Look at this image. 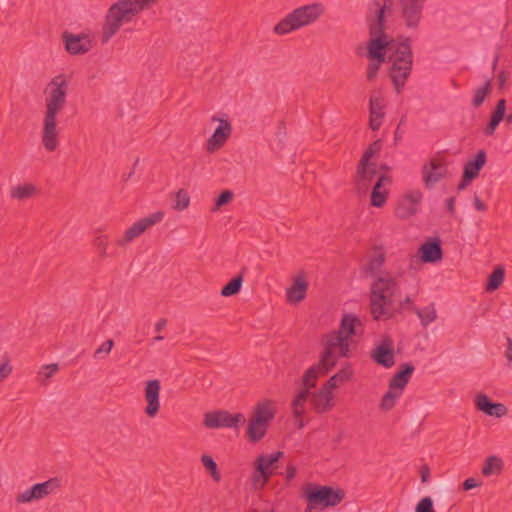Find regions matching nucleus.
Segmentation results:
<instances>
[{
    "label": "nucleus",
    "mask_w": 512,
    "mask_h": 512,
    "mask_svg": "<svg viewBox=\"0 0 512 512\" xmlns=\"http://www.w3.org/2000/svg\"><path fill=\"white\" fill-rule=\"evenodd\" d=\"M160 0H117L107 9L101 26V44H107L121 30L144 11L152 9Z\"/></svg>",
    "instance_id": "1"
},
{
    "label": "nucleus",
    "mask_w": 512,
    "mask_h": 512,
    "mask_svg": "<svg viewBox=\"0 0 512 512\" xmlns=\"http://www.w3.org/2000/svg\"><path fill=\"white\" fill-rule=\"evenodd\" d=\"M400 293V286L390 273H383L375 278L370 287V312L374 320H387L397 312L395 297Z\"/></svg>",
    "instance_id": "2"
},
{
    "label": "nucleus",
    "mask_w": 512,
    "mask_h": 512,
    "mask_svg": "<svg viewBox=\"0 0 512 512\" xmlns=\"http://www.w3.org/2000/svg\"><path fill=\"white\" fill-rule=\"evenodd\" d=\"M363 331L362 322L354 314H344L337 331L323 335V352H350L357 349Z\"/></svg>",
    "instance_id": "3"
},
{
    "label": "nucleus",
    "mask_w": 512,
    "mask_h": 512,
    "mask_svg": "<svg viewBox=\"0 0 512 512\" xmlns=\"http://www.w3.org/2000/svg\"><path fill=\"white\" fill-rule=\"evenodd\" d=\"M393 0H385L381 6L379 2L371 3L370 10H374L376 17L370 23V40L367 42V56L369 59L378 62L385 61V55L390 54V46L397 43L394 40H388L384 33V14L390 9Z\"/></svg>",
    "instance_id": "4"
},
{
    "label": "nucleus",
    "mask_w": 512,
    "mask_h": 512,
    "mask_svg": "<svg viewBox=\"0 0 512 512\" xmlns=\"http://www.w3.org/2000/svg\"><path fill=\"white\" fill-rule=\"evenodd\" d=\"M325 13V6L321 2L299 6L288 13L273 28L276 35L282 36L293 31L307 27L317 22Z\"/></svg>",
    "instance_id": "5"
},
{
    "label": "nucleus",
    "mask_w": 512,
    "mask_h": 512,
    "mask_svg": "<svg viewBox=\"0 0 512 512\" xmlns=\"http://www.w3.org/2000/svg\"><path fill=\"white\" fill-rule=\"evenodd\" d=\"M388 59L392 63L390 78L397 93H400L412 70L413 54L410 40L406 38L402 42L393 43L390 46Z\"/></svg>",
    "instance_id": "6"
},
{
    "label": "nucleus",
    "mask_w": 512,
    "mask_h": 512,
    "mask_svg": "<svg viewBox=\"0 0 512 512\" xmlns=\"http://www.w3.org/2000/svg\"><path fill=\"white\" fill-rule=\"evenodd\" d=\"M277 412V403L271 399L259 400L253 407L247 427V437L251 442L260 441L267 432L270 422Z\"/></svg>",
    "instance_id": "7"
},
{
    "label": "nucleus",
    "mask_w": 512,
    "mask_h": 512,
    "mask_svg": "<svg viewBox=\"0 0 512 512\" xmlns=\"http://www.w3.org/2000/svg\"><path fill=\"white\" fill-rule=\"evenodd\" d=\"M303 494L307 500L305 512H316L318 509L336 506L344 498V493L340 489L315 484L306 486Z\"/></svg>",
    "instance_id": "8"
},
{
    "label": "nucleus",
    "mask_w": 512,
    "mask_h": 512,
    "mask_svg": "<svg viewBox=\"0 0 512 512\" xmlns=\"http://www.w3.org/2000/svg\"><path fill=\"white\" fill-rule=\"evenodd\" d=\"M68 82L64 75H57L48 83L45 93V116L57 117L66 104Z\"/></svg>",
    "instance_id": "9"
},
{
    "label": "nucleus",
    "mask_w": 512,
    "mask_h": 512,
    "mask_svg": "<svg viewBox=\"0 0 512 512\" xmlns=\"http://www.w3.org/2000/svg\"><path fill=\"white\" fill-rule=\"evenodd\" d=\"M62 488V480L58 477H52L48 480L36 483L26 490L18 493L15 497L17 504H29L38 502L50 495L56 494Z\"/></svg>",
    "instance_id": "10"
},
{
    "label": "nucleus",
    "mask_w": 512,
    "mask_h": 512,
    "mask_svg": "<svg viewBox=\"0 0 512 512\" xmlns=\"http://www.w3.org/2000/svg\"><path fill=\"white\" fill-rule=\"evenodd\" d=\"M163 217L164 213L162 211H157L155 213L150 214L147 217L138 220L131 227H129L121 237H119L115 241V244L119 247H125L134 239L141 236L146 230H148L155 224L160 223L163 220Z\"/></svg>",
    "instance_id": "11"
},
{
    "label": "nucleus",
    "mask_w": 512,
    "mask_h": 512,
    "mask_svg": "<svg viewBox=\"0 0 512 512\" xmlns=\"http://www.w3.org/2000/svg\"><path fill=\"white\" fill-rule=\"evenodd\" d=\"M243 422H245V417L242 413L230 414L225 410L208 412L204 415L203 419L205 427L210 429H217L221 427L236 428Z\"/></svg>",
    "instance_id": "12"
},
{
    "label": "nucleus",
    "mask_w": 512,
    "mask_h": 512,
    "mask_svg": "<svg viewBox=\"0 0 512 512\" xmlns=\"http://www.w3.org/2000/svg\"><path fill=\"white\" fill-rule=\"evenodd\" d=\"M337 354H322L318 364L311 366L302 377V389L315 388L319 376L327 374L335 366Z\"/></svg>",
    "instance_id": "13"
},
{
    "label": "nucleus",
    "mask_w": 512,
    "mask_h": 512,
    "mask_svg": "<svg viewBox=\"0 0 512 512\" xmlns=\"http://www.w3.org/2000/svg\"><path fill=\"white\" fill-rule=\"evenodd\" d=\"M283 453L278 451L269 455H261L255 461L256 471L253 476L254 484L257 485L261 479V486H263L271 476L270 468L279 461Z\"/></svg>",
    "instance_id": "14"
},
{
    "label": "nucleus",
    "mask_w": 512,
    "mask_h": 512,
    "mask_svg": "<svg viewBox=\"0 0 512 512\" xmlns=\"http://www.w3.org/2000/svg\"><path fill=\"white\" fill-rule=\"evenodd\" d=\"M402 17L408 28H416L422 17L424 0H399Z\"/></svg>",
    "instance_id": "15"
},
{
    "label": "nucleus",
    "mask_w": 512,
    "mask_h": 512,
    "mask_svg": "<svg viewBox=\"0 0 512 512\" xmlns=\"http://www.w3.org/2000/svg\"><path fill=\"white\" fill-rule=\"evenodd\" d=\"M160 382L156 379L146 382L144 389V398L147 403L145 413L150 418H154L160 410Z\"/></svg>",
    "instance_id": "16"
},
{
    "label": "nucleus",
    "mask_w": 512,
    "mask_h": 512,
    "mask_svg": "<svg viewBox=\"0 0 512 512\" xmlns=\"http://www.w3.org/2000/svg\"><path fill=\"white\" fill-rule=\"evenodd\" d=\"M309 398L311 407L318 414L330 411L335 405L333 391L324 385L317 392L310 391Z\"/></svg>",
    "instance_id": "17"
},
{
    "label": "nucleus",
    "mask_w": 512,
    "mask_h": 512,
    "mask_svg": "<svg viewBox=\"0 0 512 512\" xmlns=\"http://www.w3.org/2000/svg\"><path fill=\"white\" fill-rule=\"evenodd\" d=\"M212 121H219V125L212 136L207 140L206 148L208 152H214L220 149L232 133V127L228 120L213 117Z\"/></svg>",
    "instance_id": "18"
},
{
    "label": "nucleus",
    "mask_w": 512,
    "mask_h": 512,
    "mask_svg": "<svg viewBox=\"0 0 512 512\" xmlns=\"http://www.w3.org/2000/svg\"><path fill=\"white\" fill-rule=\"evenodd\" d=\"M381 148V140H376L364 151L357 167V175L361 179L370 180L376 173L374 168H370V160L374 155L380 152Z\"/></svg>",
    "instance_id": "19"
},
{
    "label": "nucleus",
    "mask_w": 512,
    "mask_h": 512,
    "mask_svg": "<svg viewBox=\"0 0 512 512\" xmlns=\"http://www.w3.org/2000/svg\"><path fill=\"white\" fill-rule=\"evenodd\" d=\"M56 119L45 115L43 118L42 144L48 152L55 151L59 144Z\"/></svg>",
    "instance_id": "20"
},
{
    "label": "nucleus",
    "mask_w": 512,
    "mask_h": 512,
    "mask_svg": "<svg viewBox=\"0 0 512 512\" xmlns=\"http://www.w3.org/2000/svg\"><path fill=\"white\" fill-rule=\"evenodd\" d=\"M384 98L380 92L373 93L370 97L369 105V127L373 131H377L384 118Z\"/></svg>",
    "instance_id": "21"
},
{
    "label": "nucleus",
    "mask_w": 512,
    "mask_h": 512,
    "mask_svg": "<svg viewBox=\"0 0 512 512\" xmlns=\"http://www.w3.org/2000/svg\"><path fill=\"white\" fill-rule=\"evenodd\" d=\"M474 402L476 408L488 416L502 418L508 413V408L503 403H493L485 394L476 395Z\"/></svg>",
    "instance_id": "22"
},
{
    "label": "nucleus",
    "mask_w": 512,
    "mask_h": 512,
    "mask_svg": "<svg viewBox=\"0 0 512 512\" xmlns=\"http://www.w3.org/2000/svg\"><path fill=\"white\" fill-rule=\"evenodd\" d=\"M422 173L426 186L431 187L446 176L447 167L442 161L431 160L423 166Z\"/></svg>",
    "instance_id": "23"
},
{
    "label": "nucleus",
    "mask_w": 512,
    "mask_h": 512,
    "mask_svg": "<svg viewBox=\"0 0 512 512\" xmlns=\"http://www.w3.org/2000/svg\"><path fill=\"white\" fill-rule=\"evenodd\" d=\"M63 40L66 50L72 55L85 54L91 48V41L87 36L74 35L68 32H64Z\"/></svg>",
    "instance_id": "24"
},
{
    "label": "nucleus",
    "mask_w": 512,
    "mask_h": 512,
    "mask_svg": "<svg viewBox=\"0 0 512 512\" xmlns=\"http://www.w3.org/2000/svg\"><path fill=\"white\" fill-rule=\"evenodd\" d=\"M422 194L414 191L407 194L399 203L396 213L400 218H408L417 212V206L421 202Z\"/></svg>",
    "instance_id": "25"
},
{
    "label": "nucleus",
    "mask_w": 512,
    "mask_h": 512,
    "mask_svg": "<svg viewBox=\"0 0 512 512\" xmlns=\"http://www.w3.org/2000/svg\"><path fill=\"white\" fill-rule=\"evenodd\" d=\"M308 283L301 275L294 278L290 288L287 289V301L291 304H297L305 299Z\"/></svg>",
    "instance_id": "26"
},
{
    "label": "nucleus",
    "mask_w": 512,
    "mask_h": 512,
    "mask_svg": "<svg viewBox=\"0 0 512 512\" xmlns=\"http://www.w3.org/2000/svg\"><path fill=\"white\" fill-rule=\"evenodd\" d=\"M421 260L425 263H435L443 257L441 245L438 241L427 242L419 248Z\"/></svg>",
    "instance_id": "27"
},
{
    "label": "nucleus",
    "mask_w": 512,
    "mask_h": 512,
    "mask_svg": "<svg viewBox=\"0 0 512 512\" xmlns=\"http://www.w3.org/2000/svg\"><path fill=\"white\" fill-rule=\"evenodd\" d=\"M414 371V366L410 363L401 365V370L397 372L389 382V387L395 390H400L403 393L405 386L408 384Z\"/></svg>",
    "instance_id": "28"
},
{
    "label": "nucleus",
    "mask_w": 512,
    "mask_h": 512,
    "mask_svg": "<svg viewBox=\"0 0 512 512\" xmlns=\"http://www.w3.org/2000/svg\"><path fill=\"white\" fill-rule=\"evenodd\" d=\"M386 183H390V178L381 175L375 183L371 192V205L374 207H382L387 200L388 191L385 187Z\"/></svg>",
    "instance_id": "29"
},
{
    "label": "nucleus",
    "mask_w": 512,
    "mask_h": 512,
    "mask_svg": "<svg viewBox=\"0 0 512 512\" xmlns=\"http://www.w3.org/2000/svg\"><path fill=\"white\" fill-rule=\"evenodd\" d=\"M487 160V155L484 150H479L474 159H470L464 166V172L467 179H475L480 170L484 167Z\"/></svg>",
    "instance_id": "30"
},
{
    "label": "nucleus",
    "mask_w": 512,
    "mask_h": 512,
    "mask_svg": "<svg viewBox=\"0 0 512 512\" xmlns=\"http://www.w3.org/2000/svg\"><path fill=\"white\" fill-rule=\"evenodd\" d=\"M38 194L37 187L32 183H24L10 189V196L18 201H24Z\"/></svg>",
    "instance_id": "31"
},
{
    "label": "nucleus",
    "mask_w": 512,
    "mask_h": 512,
    "mask_svg": "<svg viewBox=\"0 0 512 512\" xmlns=\"http://www.w3.org/2000/svg\"><path fill=\"white\" fill-rule=\"evenodd\" d=\"M310 396V391L308 389H301L298 391V393L295 395L292 403H291V410L293 417H300L304 416L305 409H306V403Z\"/></svg>",
    "instance_id": "32"
},
{
    "label": "nucleus",
    "mask_w": 512,
    "mask_h": 512,
    "mask_svg": "<svg viewBox=\"0 0 512 512\" xmlns=\"http://www.w3.org/2000/svg\"><path fill=\"white\" fill-rule=\"evenodd\" d=\"M503 470V461L498 456L492 455L487 457L485 463L482 467V474L485 477H490L493 475H499Z\"/></svg>",
    "instance_id": "33"
},
{
    "label": "nucleus",
    "mask_w": 512,
    "mask_h": 512,
    "mask_svg": "<svg viewBox=\"0 0 512 512\" xmlns=\"http://www.w3.org/2000/svg\"><path fill=\"white\" fill-rule=\"evenodd\" d=\"M384 262H385L384 252L381 249L375 250L367 262V265H366L367 272H369L370 274H374V273L378 272L381 269V267L383 266Z\"/></svg>",
    "instance_id": "34"
},
{
    "label": "nucleus",
    "mask_w": 512,
    "mask_h": 512,
    "mask_svg": "<svg viewBox=\"0 0 512 512\" xmlns=\"http://www.w3.org/2000/svg\"><path fill=\"white\" fill-rule=\"evenodd\" d=\"M352 375V371L348 368L341 369L339 372L334 374L332 377L329 378L324 384L327 388L331 389L332 391L336 389L340 384L346 382L350 379Z\"/></svg>",
    "instance_id": "35"
},
{
    "label": "nucleus",
    "mask_w": 512,
    "mask_h": 512,
    "mask_svg": "<svg viewBox=\"0 0 512 512\" xmlns=\"http://www.w3.org/2000/svg\"><path fill=\"white\" fill-rule=\"evenodd\" d=\"M505 278V272L502 267H497L493 270V272L488 277V282L486 285V290L491 292L498 289L503 283Z\"/></svg>",
    "instance_id": "36"
},
{
    "label": "nucleus",
    "mask_w": 512,
    "mask_h": 512,
    "mask_svg": "<svg viewBox=\"0 0 512 512\" xmlns=\"http://www.w3.org/2000/svg\"><path fill=\"white\" fill-rule=\"evenodd\" d=\"M401 395L402 393L400 392V390H395L389 387L388 391L382 397L380 403L381 409L385 411L391 410L395 406L396 401L400 398Z\"/></svg>",
    "instance_id": "37"
},
{
    "label": "nucleus",
    "mask_w": 512,
    "mask_h": 512,
    "mask_svg": "<svg viewBox=\"0 0 512 512\" xmlns=\"http://www.w3.org/2000/svg\"><path fill=\"white\" fill-rule=\"evenodd\" d=\"M59 370V365L57 363H52L48 365H43L38 374L37 381L45 386L47 385L49 379Z\"/></svg>",
    "instance_id": "38"
},
{
    "label": "nucleus",
    "mask_w": 512,
    "mask_h": 512,
    "mask_svg": "<svg viewBox=\"0 0 512 512\" xmlns=\"http://www.w3.org/2000/svg\"><path fill=\"white\" fill-rule=\"evenodd\" d=\"M243 277L242 275H238L232 278L226 285H224L221 289V295L224 297H229L236 295L242 286Z\"/></svg>",
    "instance_id": "39"
},
{
    "label": "nucleus",
    "mask_w": 512,
    "mask_h": 512,
    "mask_svg": "<svg viewBox=\"0 0 512 512\" xmlns=\"http://www.w3.org/2000/svg\"><path fill=\"white\" fill-rule=\"evenodd\" d=\"M413 311L417 314V316L421 320V323L424 326H427L428 324L433 322L436 318V310H435L433 304L426 306L422 309L413 307Z\"/></svg>",
    "instance_id": "40"
},
{
    "label": "nucleus",
    "mask_w": 512,
    "mask_h": 512,
    "mask_svg": "<svg viewBox=\"0 0 512 512\" xmlns=\"http://www.w3.org/2000/svg\"><path fill=\"white\" fill-rule=\"evenodd\" d=\"M190 205V196L184 189H180L175 193L172 208L176 211H183Z\"/></svg>",
    "instance_id": "41"
},
{
    "label": "nucleus",
    "mask_w": 512,
    "mask_h": 512,
    "mask_svg": "<svg viewBox=\"0 0 512 512\" xmlns=\"http://www.w3.org/2000/svg\"><path fill=\"white\" fill-rule=\"evenodd\" d=\"M201 462L206 470L210 473L212 479L215 482H219L221 480V475L218 471V467L214 459L210 455L203 454L201 456Z\"/></svg>",
    "instance_id": "42"
},
{
    "label": "nucleus",
    "mask_w": 512,
    "mask_h": 512,
    "mask_svg": "<svg viewBox=\"0 0 512 512\" xmlns=\"http://www.w3.org/2000/svg\"><path fill=\"white\" fill-rule=\"evenodd\" d=\"M491 91V85L490 82L487 81L482 87L475 90L473 98H472V105L475 108L480 107L483 102L485 101L487 95Z\"/></svg>",
    "instance_id": "43"
},
{
    "label": "nucleus",
    "mask_w": 512,
    "mask_h": 512,
    "mask_svg": "<svg viewBox=\"0 0 512 512\" xmlns=\"http://www.w3.org/2000/svg\"><path fill=\"white\" fill-rule=\"evenodd\" d=\"M93 243H94V246L97 248V250L99 252V256L101 258L107 257V247H108V244H109L108 236L104 235V234H100V235L95 237Z\"/></svg>",
    "instance_id": "44"
},
{
    "label": "nucleus",
    "mask_w": 512,
    "mask_h": 512,
    "mask_svg": "<svg viewBox=\"0 0 512 512\" xmlns=\"http://www.w3.org/2000/svg\"><path fill=\"white\" fill-rule=\"evenodd\" d=\"M233 192L230 191V190H225L223 191L218 197L217 199L215 200V205L214 207H212V211L215 212L217 210L220 209V207H222L223 205H226L228 204L229 202L232 201L233 199Z\"/></svg>",
    "instance_id": "45"
},
{
    "label": "nucleus",
    "mask_w": 512,
    "mask_h": 512,
    "mask_svg": "<svg viewBox=\"0 0 512 512\" xmlns=\"http://www.w3.org/2000/svg\"><path fill=\"white\" fill-rule=\"evenodd\" d=\"M376 363L390 368L394 365L395 359L394 354H371Z\"/></svg>",
    "instance_id": "46"
},
{
    "label": "nucleus",
    "mask_w": 512,
    "mask_h": 512,
    "mask_svg": "<svg viewBox=\"0 0 512 512\" xmlns=\"http://www.w3.org/2000/svg\"><path fill=\"white\" fill-rule=\"evenodd\" d=\"M415 512H436L431 497H423L416 505Z\"/></svg>",
    "instance_id": "47"
},
{
    "label": "nucleus",
    "mask_w": 512,
    "mask_h": 512,
    "mask_svg": "<svg viewBox=\"0 0 512 512\" xmlns=\"http://www.w3.org/2000/svg\"><path fill=\"white\" fill-rule=\"evenodd\" d=\"M505 110H506V100L500 99L497 102L496 108L493 111L491 118L501 122L505 117Z\"/></svg>",
    "instance_id": "48"
},
{
    "label": "nucleus",
    "mask_w": 512,
    "mask_h": 512,
    "mask_svg": "<svg viewBox=\"0 0 512 512\" xmlns=\"http://www.w3.org/2000/svg\"><path fill=\"white\" fill-rule=\"evenodd\" d=\"M372 352H394L393 341L388 337H383L380 344Z\"/></svg>",
    "instance_id": "49"
},
{
    "label": "nucleus",
    "mask_w": 512,
    "mask_h": 512,
    "mask_svg": "<svg viewBox=\"0 0 512 512\" xmlns=\"http://www.w3.org/2000/svg\"><path fill=\"white\" fill-rule=\"evenodd\" d=\"M382 63L383 62L374 61V62L368 64L367 73H366V77H367L368 81H372L375 79V77L377 76V73L379 71L380 65Z\"/></svg>",
    "instance_id": "50"
},
{
    "label": "nucleus",
    "mask_w": 512,
    "mask_h": 512,
    "mask_svg": "<svg viewBox=\"0 0 512 512\" xmlns=\"http://www.w3.org/2000/svg\"><path fill=\"white\" fill-rule=\"evenodd\" d=\"M12 373V366L9 360H5L0 364V382L4 381Z\"/></svg>",
    "instance_id": "51"
},
{
    "label": "nucleus",
    "mask_w": 512,
    "mask_h": 512,
    "mask_svg": "<svg viewBox=\"0 0 512 512\" xmlns=\"http://www.w3.org/2000/svg\"><path fill=\"white\" fill-rule=\"evenodd\" d=\"M499 123L500 122L498 120L491 118L488 126L484 130L485 135H487V136L493 135L496 128L498 127Z\"/></svg>",
    "instance_id": "52"
},
{
    "label": "nucleus",
    "mask_w": 512,
    "mask_h": 512,
    "mask_svg": "<svg viewBox=\"0 0 512 512\" xmlns=\"http://www.w3.org/2000/svg\"><path fill=\"white\" fill-rule=\"evenodd\" d=\"M477 486H479V483L476 481L475 478H472V477L467 478L463 482V490H465V491L471 490Z\"/></svg>",
    "instance_id": "53"
},
{
    "label": "nucleus",
    "mask_w": 512,
    "mask_h": 512,
    "mask_svg": "<svg viewBox=\"0 0 512 512\" xmlns=\"http://www.w3.org/2000/svg\"><path fill=\"white\" fill-rule=\"evenodd\" d=\"M113 346V340L109 339L102 343V345L99 348H97L95 352H111Z\"/></svg>",
    "instance_id": "54"
},
{
    "label": "nucleus",
    "mask_w": 512,
    "mask_h": 512,
    "mask_svg": "<svg viewBox=\"0 0 512 512\" xmlns=\"http://www.w3.org/2000/svg\"><path fill=\"white\" fill-rule=\"evenodd\" d=\"M420 477L423 483H427L430 480V468L427 465L421 467Z\"/></svg>",
    "instance_id": "55"
},
{
    "label": "nucleus",
    "mask_w": 512,
    "mask_h": 512,
    "mask_svg": "<svg viewBox=\"0 0 512 512\" xmlns=\"http://www.w3.org/2000/svg\"><path fill=\"white\" fill-rule=\"evenodd\" d=\"M474 207L482 212L487 210V205L478 196L474 197Z\"/></svg>",
    "instance_id": "56"
},
{
    "label": "nucleus",
    "mask_w": 512,
    "mask_h": 512,
    "mask_svg": "<svg viewBox=\"0 0 512 512\" xmlns=\"http://www.w3.org/2000/svg\"><path fill=\"white\" fill-rule=\"evenodd\" d=\"M167 326V320L165 318H160L156 323H155V327H154V330L155 332L159 333L161 332L163 329H165V327Z\"/></svg>",
    "instance_id": "57"
},
{
    "label": "nucleus",
    "mask_w": 512,
    "mask_h": 512,
    "mask_svg": "<svg viewBox=\"0 0 512 512\" xmlns=\"http://www.w3.org/2000/svg\"><path fill=\"white\" fill-rule=\"evenodd\" d=\"M408 306H412V300L409 296H407L403 301L397 305V312L403 309H406Z\"/></svg>",
    "instance_id": "58"
},
{
    "label": "nucleus",
    "mask_w": 512,
    "mask_h": 512,
    "mask_svg": "<svg viewBox=\"0 0 512 512\" xmlns=\"http://www.w3.org/2000/svg\"><path fill=\"white\" fill-rule=\"evenodd\" d=\"M446 207H447V210L451 213V214H454L455 213V198L454 197H450L447 199L446 201Z\"/></svg>",
    "instance_id": "59"
},
{
    "label": "nucleus",
    "mask_w": 512,
    "mask_h": 512,
    "mask_svg": "<svg viewBox=\"0 0 512 512\" xmlns=\"http://www.w3.org/2000/svg\"><path fill=\"white\" fill-rule=\"evenodd\" d=\"M472 180H473V179H470V178H469V179H467V178H466V174H465V173H463L462 180H461V182H460V183H459V185H458V189H459V190H463V189H465V188H466V187L471 183V181H472Z\"/></svg>",
    "instance_id": "60"
},
{
    "label": "nucleus",
    "mask_w": 512,
    "mask_h": 512,
    "mask_svg": "<svg viewBox=\"0 0 512 512\" xmlns=\"http://www.w3.org/2000/svg\"><path fill=\"white\" fill-rule=\"evenodd\" d=\"M508 79V73L505 71H501L498 75V80L500 82V85L503 86Z\"/></svg>",
    "instance_id": "61"
},
{
    "label": "nucleus",
    "mask_w": 512,
    "mask_h": 512,
    "mask_svg": "<svg viewBox=\"0 0 512 512\" xmlns=\"http://www.w3.org/2000/svg\"><path fill=\"white\" fill-rule=\"evenodd\" d=\"M296 474V468L294 466H289L288 469H287V479H292L294 478Z\"/></svg>",
    "instance_id": "62"
},
{
    "label": "nucleus",
    "mask_w": 512,
    "mask_h": 512,
    "mask_svg": "<svg viewBox=\"0 0 512 512\" xmlns=\"http://www.w3.org/2000/svg\"><path fill=\"white\" fill-rule=\"evenodd\" d=\"M294 420H295V426H296L298 429H302V428L304 427L303 416H300V417H294Z\"/></svg>",
    "instance_id": "63"
},
{
    "label": "nucleus",
    "mask_w": 512,
    "mask_h": 512,
    "mask_svg": "<svg viewBox=\"0 0 512 512\" xmlns=\"http://www.w3.org/2000/svg\"><path fill=\"white\" fill-rule=\"evenodd\" d=\"M507 357V365L512 369V354H506Z\"/></svg>",
    "instance_id": "64"
}]
</instances>
